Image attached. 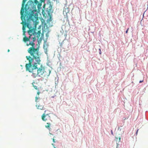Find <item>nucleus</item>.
Wrapping results in <instances>:
<instances>
[{"mask_svg":"<svg viewBox=\"0 0 148 148\" xmlns=\"http://www.w3.org/2000/svg\"><path fill=\"white\" fill-rule=\"evenodd\" d=\"M29 45H32L33 47L29 48L27 50V52L30 54V56H27L26 57L29 62L28 64H26V70L32 73V76L33 77H36L38 75L41 77L45 68L42 65L38 69L37 67V64H39L41 61L39 48H34V43H32Z\"/></svg>","mask_w":148,"mask_h":148,"instance_id":"1","label":"nucleus"},{"mask_svg":"<svg viewBox=\"0 0 148 148\" xmlns=\"http://www.w3.org/2000/svg\"><path fill=\"white\" fill-rule=\"evenodd\" d=\"M26 0H23L22 7L21 10V18L22 21L21 23L26 25V21L28 22L30 21H32L33 22H36L37 24L38 23V14L36 12V11H32L29 13L26 12L25 15H24L25 9V10L26 11L27 10L26 8L27 5H26L25 8L23 7L24 3H25Z\"/></svg>","mask_w":148,"mask_h":148,"instance_id":"2","label":"nucleus"},{"mask_svg":"<svg viewBox=\"0 0 148 148\" xmlns=\"http://www.w3.org/2000/svg\"><path fill=\"white\" fill-rule=\"evenodd\" d=\"M33 22L35 25L33 29H31L30 28H29V30L28 32V33L30 36H29V38L26 37V36H25L23 38V41L24 42H26L29 41H30V39L32 38V40L31 41H30L29 44H27L26 45L27 46H29V45H31L32 46V45H31L29 44H31L32 43H34V48H35V44L34 43V42L36 40V37L38 38H39L41 34V30H38L37 32H36V25L38 24V23L36 24V22Z\"/></svg>","mask_w":148,"mask_h":148,"instance_id":"3","label":"nucleus"},{"mask_svg":"<svg viewBox=\"0 0 148 148\" xmlns=\"http://www.w3.org/2000/svg\"><path fill=\"white\" fill-rule=\"evenodd\" d=\"M46 110L45 111V113H44L41 116L42 120L44 121H46L48 120H51V117L49 115V114H46Z\"/></svg>","mask_w":148,"mask_h":148,"instance_id":"4","label":"nucleus"},{"mask_svg":"<svg viewBox=\"0 0 148 148\" xmlns=\"http://www.w3.org/2000/svg\"><path fill=\"white\" fill-rule=\"evenodd\" d=\"M43 72L44 73H43L41 77L42 78H44L49 76L51 73V71L50 69L45 68Z\"/></svg>","mask_w":148,"mask_h":148,"instance_id":"5","label":"nucleus"},{"mask_svg":"<svg viewBox=\"0 0 148 148\" xmlns=\"http://www.w3.org/2000/svg\"><path fill=\"white\" fill-rule=\"evenodd\" d=\"M36 106L37 107V108L38 109L41 110H44L45 109L44 106L43 105H41L39 104L38 106L37 105Z\"/></svg>","mask_w":148,"mask_h":148,"instance_id":"6","label":"nucleus"},{"mask_svg":"<svg viewBox=\"0 0 148 148\" xmlns=\"http://www.w3.org/2000/svg\"><path fill=\"white\" fill-rule=\"evenodd\" d=\"M47 125H46L45 126V127L46 128H48V129L49 130V129L50 128V125H51L50 123H47Z\"/></svg>","mask_w":148,"mask_h":148,"instance_id":"7","label":"nucleus"},{"mask_svg":"<svg viewBox=\"0 0 148 148\" xmlns=\"http://www.w3.org/2000/svg\"><path fill=\"white\" fill-rule=\"evenodd\" d=\"M34 2L36 5L38 3V1L37 0H34Z\"/></svg>","mask_w":148,"mask_h":148,"instance_id":"8","label":"nucleus"},{"mask_svg":"<svg viewBox=\"0 0 148 148\" xmlns=\"http://www.w3.org/2000/svg\"><path fill=\"white\" fill-rule=\"evenodd\" d=\"M39 98H38V97H35V101L36 102H37V100L39 99Z\"/></svg>","mask_w":148,"mask_h":148,"instance_id":"9","label":"nucleus"},{"mask_svg":"<svg viewBox=\"0 0 148 148\" xmlns=\"http://www.w3.org/2000/svg\"><path fill=\"white\" fill-rule=\"evenodd\" d=\"M34 88L36 90L38 89L37 87L36 86H33Z\"/></svg>","mask_w":148,"mask_h":148,"instance_id":"10","label":"nucleus"},{"mask_svg":"<svg viewBox=\"0 0 148 148\" xmlns=\"http://www.w3.org/2000/svg\"><path fill=\"white\" fill-rule=\"evenodd\" d=\"M23 32H24V31H25V28L24 27V26L23 27Z\"/></svg>","mask_w":148,"mask_h":148,"instance_id":"11","label":"nucleus"},{"mask_svg":"<svg viewBox=\"0 0 148 148\" xmlns=\"http://www.w3.org/2000/svg\"><path fill=\"white\" fill-rule=\"evenodd\" d=\"M26 32L25 31H24L23 32V36H25V33Z\"/></svg>","mask_w":148,"mask_h":148,"instance_id":"12","label":"nucleus"},{"mask_svg":"<svg viewBox=\"0 0 148 148\" xmlns=\"http://www.w3.org/2000/svg\"><path fill=\"white\" fill-rule=\"evenodd\" d=\"M129 29V28H128V29H127V30L126 31V33H127H127H128V31Z\"/></svg>","mask_w":148,"mask_h":148,"instance_id":"13","label":"nucleus"},{"mask_svg":"<svg viewBox=\"0 0 148 148\" xmlns=\"http://www.w3.org/2000/svg\"><path fill=\"white\" fill-rule=\"evenodd\" d=\"M52 140H53V142L54 143H55V139L54 138H53Z\"/></svg>","mask_w":148,"mask_h":148,"instance_id":"14","label":"nucleus"},{"mask_svg":"<svg viewBox=\"0 0 148 148\" xmlns=\"http://www.w3.org/2000/svg\"><path fill=\"white\" fill-rule=\"evenodd\" d=\"M52 145L53 146L54 148H56L54 146V145L53 144H52Z\"/></svg>","mask_w":148,"mask_h":148,"instance_id":"15","label":"nucleus"},{"mask_svg":"<svg viewBox=\"0 0 148 148\" xmlns=\"http://www.w3.org/2000/svg\"><path fill=\"white\" fill-rule=\"evenodd\" d=\"M143 80L142 81H140L139 82L141 83V82H143Z\"/></svg>","mask_w":148,"mask_h":148,"instance_id":"16","label":"nucleus"},{"mask_svg":"<svg viewBox=\"0 0 148 148\" xmlns=\"http://www.w3.org/2000/svg\"><path fill=\"white\" fill-rule=\"evenodd\" d=\"M40 93V92H37V94L38 95H39Z\"/></svg>","mask_w":148,"mask_h":148,"instance_id":"17","label":"nucleus"},{"mask_svg":"<svg viewBox=\"0 0 148 148\" xmlns=\"http://www.w3.org/2000/svg\"><path fill=\"white\" fill-rule=\"evenodd\" d=\"M138 130H137V131L136 132V135H137V133H138Z\"/></svg>","mask_w":148,"mask_h":148,"instance_id":"18","label":"nucleus"},{"mask_svg":"<svg viewBox=\"0 0 148 148\" xmlns=\"http://www.w3.org/2000/svg\"><path fill=\"white\" fill-rule=\"evenodd\" d=\"M10 51V50L9 49H8V52H9V51Z\"/></svg>","mask_w":148,"mask_h":148,"instance_id":"19","label":"nucleus"},{"mask_svg":"<svg viewBox=\"0 0 148 148\" xmlns=\"http://www.w3.org/2000/svg\"><path fill=\"white\" fill-rule=\"evenodd\" d=\"M38 5H39L40 6L41 5V4H39V3H38Z\"/></svg>","mask_w":148,"mask_h":148,"instance_id":"20","label":"nucleus"},{"mask_svg":"<svg viewBox=\"0 0 148 148\" xmlns=\"http://www.w3.org/2000/svg\"><path fill=\"white\" fill-rule=\"evenodd\" d=\"M120 139H121V138H119V140H120Z\"/></svg>","mask_w":148,"mask_h":148,"instance_id":"21","label":"nucleus"},{"mask_svg":"<svg viewBox=\"0 0 148 148\" xmlns=\"http://www.w3.org/2000/svg\"><path fill=\"white\" fill-rule=\"evenodd\" d=\"M27 27H28V25H27Z\"/></svg>","mask_w":148,"mask_h":148,"instance_id":"22","label":"nucleus"},{"mask_svg":"<svg viewBox=\"0 0 148 148\" xmlns=\"http://www.w3.org/2000/svg\"><path fill=\"white\" fill-rule=\"evenodd\" d=\"M99 50L100 51L101 50V49H99Z\"/></svg>","mask_w":148,"mask_h":148,"instance_id":"23","label":"nucleus"}]
</instances>
